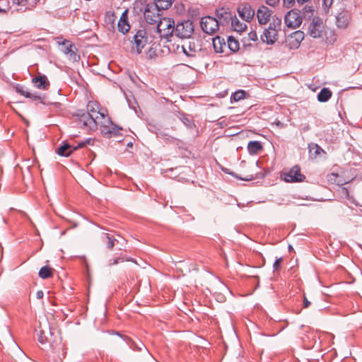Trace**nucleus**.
I'll return each mask as SVG.
<instances>
[{
    "instance_id": "f257e3e1",
    "label": "nucleus",
    "mask_w": 362,
    "mask_h": 362,
    "mask_svg": "<svg viewBox=\"0 0 362 362\" xmlns=\"http://www.w3.org/2000/svg\"><path fill=\"white\" fill-rule=\"evenodd\" d=\"M106 112L107 111L105 110L101 113V117H98L96 119H88L89 123H88V125L84 127L83 129L88 132H94L97 129L98 126H100L101 132L103 134H117L121 128L112 123L110 118L106 114Z\"/></svg>"
},
{
    "instance_id": "f03ea898",
    "label": "nucleus",
    "mask_w": 362,
    "mask_h": 362,
    "mask_svg": "<svg viewBox=\"0 0 362 362\" xmlns=\"http://www.w3.org/2000/svg\"><path fill=\"white\" fill-rule=\"evenodd\" d=\"M106 112L107 111L105 110L101 113V117H98L96 119H88L89 123H88V125L84 127L83 129L88 132H94L97 129L98 126H100L101 132L103 134H117L121 128L112 123L110 118L106 114Z\"/></svg>"
},
{
    "instance_id": "7ed1b4c3",
    "label": "nucleus",
    "mask_w": 362,
    "mask_h": 362,
    "mask_svg": "<svg viewBox=\"0 0 362 362\" xmlns=\"http://www.w3.org/2000/svg\"><path fill=\"white\" fill-rule=\"evenodd\" d=\"M87 112L79 111L76 115V122L79 128L83 129L88 125V119H96L100 117L101 113L105 110L100 108V105L95 101H89L87 104Z\"/></svg>"
},
{
    "instance_id": "20e7f679",
    "label": "nucleus",
    "mask_w": 362,
    "mask_h": 362,
    "mask_svg": "<svg viewBox=\"0 0 362 362\" xmlns=\"http://www.w3.org/2000/svg\"><path fill=\"white\" fill-rule=\"evenodd\" d=\"M281 20H274L271 22L269 26L264 28L262 34L260 35V39L262 42L267 45H274L279 38V32L281 30Z\"/></svg>"
},
{
    "instance_id": "39448f33",
    "label": "nucleus",
    "mask_w": 362,
    "mask_h": 362,
    "mask_svg": "<svg viewBox=\"0 0 362 362\" xmlns=\"http://www.w3.org/2000/svg\"><path fill=\"white\" fill-rule=\"evenodd\" d=\"M175 21L170 18H163L157 24L156 31L160 40L171 41L174 34Z\"/></svg>"
},
{
    "instance_id": "423d86ee",
    "label": "nucleus",
    "mask_w": 362,
    "mask_h": 362,
    "mask_svg": "<svg viewBox=\"0 0 362 362\" xmlns=\"http://www.w3.org/2000/svg\"><path fill=\"white\" fill-rule=\"evenodd\" d=\"M194 30L192 21L189 20L184 21L175 25L174 34L179 38H190Z\"/></svg>"
},
{
    "instance_id": "0eeeda50",
    "label": "nucleus",
    "mask_w": 362,
    "mask_h": 362,
    "mask_svg": "<svg viewBox=\"0 0 362 362\" xmlns=\"http://www.w3.org/2000/svg\"><path fill=\"white\" fill-rule=\"evenodd\" d=\"M93 141L91 139H88L83 141L79 142L77 145H70L68 143L63 142L62 145L57 148V153L61 156L68 157L71 153L79 148L85 147L87 144H92Z\"/></svg>"
},
{
    "instance_id": "6e6552de",
    "label": "nucleus",
    "mask_w": 362,
    "mask_h": 362,
    "mask_svg": "<svg viewBox=\"0 0 362 362\" xmlns=\"http://www.w3.org/2000/svg\"><path fill=\"white\" fill-rule=\"evenodd\" d=\"M309 34L313 38H320L323 36L325 33V25L322 20L315 16L313 18L309 27Z\"/></svg>"
},
{
    "instance_id": "1a4fd4ad",
    "label": "nucleus",
    "mask_w": 362,
    "mask_h": 362,
    "mask_svg": "<svg viewBox=\"0 0 362 362\" xmlns=\"http://www.w3.org/2000/svg\"><path fill=\"white\" fill-rule=\"evenodd\" d=\"M200 26L203 32L208 35L214 34L219 28L218 20L209 16L201 18Z\"/></svg>"
},
{
    "instance_id": "9d476101",
    "label": "nucleus",
    "mask_w": 362,
    "mask_h": 362,
    "mask_svg": "<svg viewBox=\"0 0 362 362\" xmlns=\"http://www.w3.org/2000/svg\"><path fill=\"white\" fill-rule=\"evenodd\" d=\"M160 11L153 4H148L144 12V16L146 23L149 24L158 23L162 19L159 13Z\"/></svg>"
},
{
    "instance_id": "9b49d317",
    "label": "nucleus",
    "mask_w": 362,
    "mask_h": 362,
    "mask_svg": "<svg viewBox=\"0 0 362 362\" xmlns=\"http://www.w3.org/2000/svg\"><path fill=\"white\" fill-rule=\"evenodd\" d=\"M303 21L300 11L291 10L286 13L284 17V23L288 28L295 29L298 28Z\"/></svg>"
},
{
    "instance_id": "f8f14e48",
    "label": "nucleus",
    "mask_w": 362,
    "mask_h": 362,
    "mask_svg": "<svg viewBox=\"0 0 362 362\" xmlns=\"http://www.w3.org/2000/svg\"><path fill=\"white\" fill-rule=\"evenodd\" d=\"M181 47L184 54L189 57H194L202 49L199 41L194 38H189L187 42H184Z\"/></svg>"
},
{
    "instance_id": "ddd939ff",
    "label": "nucleus",
    "mask_w": 362,
    "mask_h": 362,
    "mask_svg": "<svg viewBox=\"0 0 362 362\" xmlns=\"http://www.w3.org/2000/svg\"><path fill=\"white\" fill-rule=\"evenodd\" d=\"M284 180L287 182H298L305 180V177L300 173L298 165L291 168L289 171L282 175Z\"/></svg>"
},
{
    "instance_id": "4468645a",
    "label": "nucleus",
    "mask_w": 362,
    "mask_h": 362,
    "mask_svg": "<svg viewBox=\"0 0 362 362\" xmlns=\"http://www.w3.org/2000/svg\"><path fill=\"white\" fill-rule=\"evenodd\" d=\"M303 39V32L301 30H296L286 37L285 43L291 49H297Z\"/></svg>"
},
{
    "instance_id": "2eb2a0df",
    "label": "nucleus",
    "mask_w": 362,
    "mask_h": 362,
    "mask_svg": "<svg viewBox=\"0 0 362 362\" xmlns=\"http://www.w3.org/2000/svg\"><path fill=\"white\" fill-rule=\"evenodd\" d=\"M148 37L145 30H139L134 36V46L132 49H136L138 54H140L143 48L146 46Z\"/></svg>"
},
{
    "instance_id": "dca6fc26",
    "label": "nucleus",
    "mask_w": 362,
    "mask_h": 362,
    "mask_svg": "<svg viewBox=\"0 0 362 362\" xmlns=\"http://www.w3.org/2000/svg\"><path fill=\"white\" fill-rule=\"evenodd\" d=\"M238 13L239 16L247 22H250L254 18L255 11L252 8V6L248 3L240 4L238 7Z\"/></svg>"
},
{
    "instance_id": "f3484780",
    "label": "nucleus",
    "mask_w": 362,
    "mask_h": 362,
    "mask_svg": "<svg viewBox=\"0 0 362 362\" xmlns=\"http://www.w3.org/2000/svg\"><path fill=\"white\" fill-rule=\"evenodd\" d=\"M272 13V11L267 6L264 5L259 6L256 13L258 23L260 25H266L268 23Z\"/></svg>"
},
{
    "instance_id": "a211bd4d",
    "label": "nucleus",
    "mask_w": 362,
    "mask_h": 362,
    "mask_svg": "<svg viewBox=\"0 0 362 362\" xmlns=\"http://www.w3.org/2000/svg\"><path fill=\"white\" fill-rule=\"evenodd\" d=\"M215 15V18L218 20V25L228 23L233 17L232 13L228 11V9H226L224 8L216 9Z\"/></svg>"
},
{
    "instance_id": "6ab92c4d",
    "label": "nucleus",
    "mask_w": 362,
    "mask_h": 362,
    "mask_svg": "<svg viewBox=\"0 0 362 362\" xmlns=\"http://www.w3.org/2000/svg\"><path fill=\"white\" fill-rule=\"evenodd\" d=\"M351 20V14L348 11H341L336 17V24L339 28H346Z\"/></svg>"
},
{
    "instance_id": "aec40b11",
    "label": "nucleus",
    "mask_w": 362,
    "mask_h": 362,
    "mask_svg": "<svg viewBox=\"0 0 362 362\" xmlns=\"http://www.w3.org/2000/svg\"><path fill=\"white\" fill-rule=\"evenodd\" d=\"M118 30L123 34L127 33L130 29V25L128 21V11L125 10L117 23Z\"/></svg>"
},
{
    "instance_id": "412c9836",
    "label": "nucleus",
    "mask_w": 362,
    "mask_h": 362,
    "mask_svg": "<svg viewBox=\"0 0 362 362\" xmlns=\"http://www.w3.org/2000/svg\"><path fill=\"white\" fill-rule=\"evenodd\" d=\"M117 335L120 336L122 339L127 341L129 347L134 351H141L145 347L144 343L140 339L134 340L127 336H122L118 332H115Z\"/></svg>"
},
{
    "instance_id": "4be33fe9",
    "label": "nucleus",
    "mask_w": 362,
    "mask_h": 362,
    "mask_svg": "<svg viewBox=\"0 0 362 362\" xmlns=\"http://www.w3.org/2000/svg\"><path fill=\"white\" fill-rule=\"evenodd\" d=\"M33 83L38 89L47 90L49 87V82L45 75H38L33 78Z\"/></svg>"
},
{
    "instance_id": "5701e85b",
    "label": "nucleus",
    "mask_w": 362,
    "mask_h": 362,
    "mask_svg": "<svg viewBox=\"0 0 362 362\" xmlns=\"http://www.w3.org/2000/svg\"><path fill=\"white\" fill-rule=\"evenodd\" d=\"M214 51L216 53H223L226 47V40L223 37L216 36L212 40Z\"/></svg>"
},
{
    "instance_id": "b1692460",
    "label": "nucleus",
    "mask_w": 362,
    "mask_h": 362,
    "mask_svg": "<svg viewBox=\"0 0 362 362\" xmlns=\"http://www.w3.org/2000/svg\"><path fill=\"white\" fill-rule=\"evenodd\" d=\"M230 23L233 30L236 32L242 33L247 28V25L244 22L240 21L236 16H233Z\"/></svg>"
},
{
    "instance_id": "393cba45",
    "label": "nucleus",
    "mask_w": 362,
    "mask_h": 362,
    "mask_svg": "<svg viewBox=\"0 0 362 362\" xmlns=\"http://www.w3.org/2000/svg\"><path fill=\"white\" fill-rule=\"evenodd\" d=\"M247 148L250 155H256L263 149V146L260 141H252L248 143Z\"/></svg>"
},
{
    "instance_id": "a878e982",
    "label": "nucleus",
    "mask_w": 362,
    "mask_h": 362,
    "mask_svg": "<svg viewBox=\"0 0 362 362\" xmlns=\"http://www.w3.org/2000/svg\"><path fill=\"white\" fill-rule=\"evenodd\" d=\"M310 156L312 158H316L321 155H325V151L317 144L312 143L308 145Z\"/></svg>"
},
{
    "instance_id": "bb28decb",
    "label": "nucleus",
    "mask_w": 362,
    "mask_h": 362,
    "mask_svg": "<svg viewBox=\"0 0 362 362\" xmlns=\"http://www.w3.org/2000/svg\"><path fill=\"white\" fill-rule=\"evenodd\" d=\"M332 95V91L328 88H323L317 94V100L321 103L328 101Z\"/></svg>"
},
{
    "instance_id": "cd10ccee",
    "label": "nucleus",
    "mask_w": 362,
    "mask_h": 362,
    "mask_svg": "<svg viewBox=\"0 0 362 362\" xmlns=\"http://www.w3.org/2000/svg\"><path fill=\"white\" fill-rule=\"evenodd\" d=\"M227 47L232 52H236L240 49V43L234 37L229 36L227 40Z\"/></svg>"
},
{
    "instance_id": "c85d7f7f",
    "label": "nucleus",
    "mask_w": 362,
    "mask_h": 362,
    "mask_svg": "<svg viewBox=\"0 0 362 362\" xmlns=\"http://www.w3.org/2000/svg\"><path fill=\"white\" fill-rule=\"evenodd\" d=\"M249 96V93H247L244 90H238L231 95L230 102H238L241 100L248 98Z\"/></svg>"
},
{
    "instance_id": "c756f323",
    "label": "nucleus",
    "mask_w": 362,
    "mask_h": 362,
    "mask_svg": "<svg viewBox=\"0 0 362 362\" xmlns=\"http://www.w3.org/2000/svg\"><path fill=\"white\" fill-rule=\"evenodd\" d=\"M174 0H154L153 4L160 10H167L173 4Z\"/></svg>"
},
{
    "instance_id": "7c9ffc66",
    "label": "nucleus",
    "mask_w": 362,
    "mask_h": 362,
    "mask_svg": "<svg viewBox=\"0 0 362 362\" xmlns=\"http://www.w3.org/2000/svg\"><path fill=\"white\" fill-rule=\"evenodd\" d=\"M53 269L48 266L42 267L39 271V276L43 279L52 277Z\"/></svg>"
},
{
    "instance_id": "2f4dec72",
    "label": "nucleus",
    "mask_w": 362,
    "mask_h": 362,
    "mask_svg": "<svg viewBox=\"0 0 362 362\" xmlns=\"http://www.w3.org/2000/svg\"><path fill=\"white\" fill-rule=\"evenodd\" d=\"M74 46L72 44H69L65 49L64 52L70 55V57L74 61H78L80 59V56L78 55L74 50Z\"/></svg>"
},
{
    "instance_id": "473e14b6",
    "label": "nucleus",
    "mask_w": 362,
    "mask_h": 362,
    "mask_svg": "<svg viewBox=\"0 0 362 362\" xmlns=\"http://www.w3.org/2000/svg\"><path fill=\"white\" fill-rule=\"evenodd\" d=\"M39 329L38 333L37 334V340L41 344H45L48 341L47 336L45 334V331L40 329V327Z\"/></svg>"
},
{
    "instance_id": "72a5a7b5",
    "label": "nucleus",
    "mask_w": 362,
    "mask_h": 362,
    "mask_svg": "<svg viewBox=\"0 0 362 362\" xmlns=\"http://www.w3.org/2000/svg\"><path fill=\"white\" fill-rule=\"evenodd\" d=\"M8 0H0V13H5L10 9Z\"/></svg>"
},
{
    "instance_id": "f704fd0d",
    "label": "nucleus",
    "mask_w": 362,
    "mask_h": 362,
    "mask_svg": "<svg viewBox=\"0 0 362 362\" xmlns=\"http://www.w3.org/2000/svg\"><path fill=\"white\" fill-rule=\"evenodd\" d=\"M225 173L229 174V175H231L232 176L235 177V178L238 179V180H245V181H250V180H252L254 179V176L253 175H247V177H238L237 175H235L234 173L233 172H229L228 170H224Z\"/></svg>"
},
{
    "instance_id": "c9c22d12",
    "label": "nucleus",
    "mask_w": 362,
    "mask_h": 362,
    "mask_svg": "<svg viewBox=\"0 0 362 362\" xmlns=\"http://www.w3.org/2000/svg\"><path fill=\"white\" fill-rule=\"evenodd\" d=\"M282 261H283L282 257H279L275 260V262L273 264L274 272H279L281 269Z\"/></svg>"
},
{
    "instance_id": "e433bc0d",
    "label": "nucleus",
    "mask_w": 362,
    "mask_h": 362,
    "mask_svg": "<svg viewBox=\"0 0 362 362\" xmlns=\"http://www.w3.org/2000/svg\"><path fill=\"white\" fill-rule=\"evenodd\" d=\"M105 238L107 240V247L110 250L112 249L115 245V239L108 233H105Z\"/></svg>"
},
{
    "instance_id": "4c0bfd02",
    "label": "nucleus",
    "mask_w": 362,
    "mask_h": 362,
    "mask_svg": "<svg viewBox=\"0 0 362 362\" xmlns=\"http://www.w3.org/2000/svg\"><path fill=\"white\" fill-rule=\"evenodd\" d=\"M29 98L32 99L33 100H39L41 103L45 104V102H44L45 97L44 96L37 95L36 93H30V96L29 97Z\"/></svg>"
},
{
    "instance_id": "58836bf2",
    "label": "nucleus",
    "mask_w": 362,
    "mask_h": 362,
    "mask_svg": "<svg viewBox=\"0 0 362 362\" xmlns=\"http://www.w3.org/2000/svg\"><path fill=\"white\" fill-rule=\"evenodd\" d=\"M9 3H12L15 6H25L28 3V0H8Z\"/></svg>"
},
{
    "instance_id": "ea45409f",
    "label": "nucleus",
    "mask_w": 362,
    "mask_h": 362,
    "mask_svg": "<svg viewBox=\"0 0 362 362\" xmlns=\"http://www.w3.org/2000/svg\"><path fill=\"white\" fill-rule=\"evenodd\" d=\"M248 39L251 41L256 42L258 40V35L255 30H252L248 33Z\"/></svg>"
},
{
    "instance_id": "a19ab883",
    "label": "nucleus",
    "mask_w": 362,
    "mask_h": 362,
    "mask_svg": "<svg viewBox=\"0 0 362 362\" xmlns=\"http://www.w3.org/2000/svg\"><path fill=\"white\" fill-rule=\"evenodd\" d=\"M322 6L325 11L329 10L333 4V0H322Z\"/></svg>"
},
{
    "instance_id": "79ce46f5",
    "label": "nucleus",
    "mask_w": 362,
    "mask_h": 362,
    "mask_svg": "<svg viewBox=\"0 0 362 362\" xmlns=\"http://www.w3.org/2000/svg\"><path fill=\"white\" fill-rule=\"evenodd\" d=\"M159 137L169 142H173L175 139L168 134L160 133Z\"/></svg>"
},
{
    "instance_id": "37998d69",
    "label": "nucleus",
    "mask_w": 362,
    "mask_h": 362,
    "mask_svg": "<svg viewBox=\"0 0 362 362\" xmlns=\"http://www.w3.org/2000/svg\"><path fill=\"white\" fill-rule=\"evenodd\" d=\"M124 262V258L121 257H118L114 259H110L109 261L108 265L109 266L115 265V264H118L119 262Z\"/></svg>"
},
{
    "instance_id": "c03bdc74",
    "label": "nucleus",
    "mask_w": 362,
    "mask_h": 362,
    "mask_svg": "<svg viewBox=\"0 0 362 362\" xmlns=\"http://www.w3.org/2000/svg\"><path fill=\"white\" fill-rule=\"evenodd\" d=\"M18 93H19L21 95H24L25 97L29 98L30 96V93L28 90H25L23 89V88H17Z\"/></svg>"
},
{
    "instance_id": "a18cd8bd",
    "label": "nucleus",
    "mask_w": 362,
    "mask_h": 362,
    "mask_svg": "<svg viewBox=\"0 0 362 362\" xmlns=\"http://www.w3.org/2000/svg\"><path fill=\"white\" fill-rule=\"evenodd\" d=\"M264 1L266 4L272 7L276 6L279 3V0H264Z\"/></svg>"
},
{
    "instance_id": "49530a36",
    "label": "nucleus",
    "mask_w": 362,
    "mask_h": 362,
    "mask_svg": "<svg viewBox=\"0 0 362 362\" xmlns=\"http://www.w3.org/2000/svg\"><path fill=\"white\" fill-rule=\"evenodd\" d=\"M296 0H283L284 4L286 8H291L294 5Z\"/></svg>"
},
{
    "instance_id": "de8ad7c7",
    "label": "nucleus",
    "mask_w": 362,
    "mask_h": 362,
    "mask_svg": "<svg viewBox=\"0 0 362 362\" xmlns=\"http://www.w3.org/2000/svg\"><path fill=\"white\" fill-rule=\"evenodd\" d=\"M341 194L343 197H344L345 198L349 199V190L346 187H342L341 189Z\"/></svg>"
},
{
    "instance_id": "09e8293b",
    "label": "nucleus",
    "mask_w": 362,
    "mask_h": 362,
    "mask_svg": "<svg viewBox=\"0 0 362 362\" xmlns=\"http://www.w3.org/2000/svg\"><path fill=\"white\" fill-rule=\"evenodd\" d=\"M43 296H44V293H43L42 291H37V293H36V298L37 299H42L43 298Z\"/></svg>"
},
{
    "instance_id": "8fccbe9b",
    "label": "nucleus",
    "mask_w": 362,
    "mask_h": 362,
    "mask_svg": "<svg viewBox=\"0 0 362 362\" xmlns=\"http://www.w3.org/2000/svg\"><path fill=\"white\" fill-rule=\"evenodd\" d=\"M310 305V302L307 299L306 297L304 296V300H303L304 308H308Z\"/></svg>"
},
{
    "instance_id": "3c124183",
    "label": "nucleus",
    "mask_w": 362,
    "mask_h": 362,
    "mask_svg": "<svg viewBox=\"0 0 362 362\" xmlns=\"http://www.w3.org/2000/svg\"><path fill=\"white\" fill-rule=\"evenodd\" d=\"M310 0H296V1L298 2V4L300 5H303L305 3L309 1Z\"/></svg>"
},
{
    "instance_id": "603ef678",
    "label": "nucleus",
    "mask_w": 362,
    "mask_h": 362,
    "mask_svg": "<svg viewBox=\"0 0 362 362\" xmlns=\"http://www.w3.org/2000/svg\"><path fill=\"white\" fill-rule=\"evenodd\" d=\"M329 176V179L332 180V177H334L337 178V177H338V174L331 173Z\"/></svg>"
},
{
    "instance_id": "864d4df0",
    "label": "nucleus",
    "mask_w": 362,
    "mask_h": 362,
    "mask_svg": "<svg viewBox=\"0 0 362 362\" xmlns=\"http://www.w3.org/2000/svg\"><path fill=\"white\" fill-rule=\"evenodd\" d=\"M334 182H337V185H344L345 183V182H341L340 181H337L336 180H334Z\"/></svg>"
}]
</instances>
